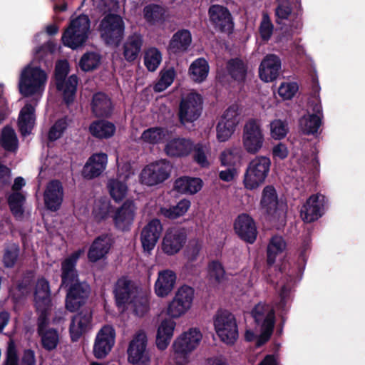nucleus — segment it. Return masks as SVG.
<instances>
[{"mask_svg": "<svg viewBox=\"0 0 365 365\" xmlns=\"http://www.w3.org/2000/svg\"><path fill=\"white\" fill-rule=\"evenodd\" d=\"M202 180L198 178L182 177L177 179L174 189L181 194L193 195L202 187Z\"/></svg>", "mask_w": 365, "mask_h": 365, "instance_id": "c9c22d12", "label": "nucleus"}, {"mask_svg": "<svg viewBox=\"0 0 365 365\" xmlns=\"http://www.w3.org/2000/svg\"><path fill=\"white\" fill-rule=\"evenodd\" d=\"M159 162V160H156L143 169L140 175V180L142 184L153 186L160 182Z\"/></svg>", "mask_w": 365, "mask_h": 365, "instance_id": "4c0bfd02", "label": "nucleus"}, {"mask_svg": "<svg viewBox=\"0 0 365 365\" xmlns=\"http://www.w3.org/2000/svg\"><path fill=\"white\" fill-rule=\"evenodd\" d=\"M114 244L111 234L103 233L96 237L88 251V259L91 262H96L106 257Z\"/></svg>", "mask_w": 365, "mask_h": 365, "instance_id": "4468645a", "label": "nucleus"}, {"mask_svg": "<svg viewBox=\"0 0 365 365\" xmlns=\"http://www.w3.org/2000/svg\"><path fill=\"white\" fill-rule=\"evenodd\" d=\"M47 80L46 73L40 67L26 66L21 72L19 82V93L24 97H29L41 92Z\"/></svg>", "mask_w": 365, "mask_h": 365, "instance_id": "20e7f679", "label": "nucleus"}, {"mask_svg": "<svg viewBox=\"0 0 365 365\" xmlns=\"http://www.w3.org/2000/svg\"><path fill=\"white\" fill-rule=\"evenodd\" d=\"M220 159L224 165H235L240 160L239 150L237 148L225 150L221 154Z\"/></svg>", "mask_w": 365, "mask_h": 365, "instance_id": "0e129e2a", "label": "nucleus"}, {"mask_svg": "<svg viewBox=\"0 0 365 365\" xmlns=\"http://www.w3.org/2000/svg\"><path fill=\"white\" fill-rule=\"evenodd\" d=\"M202 99L200 94L191 91L185 95L179 108V118L182 124L192 123L200 115L202 109Z\"/></svg>", "mask_w": 365, "mask_h": 365, "instance_id": "9b49d317", "label": "nucleus"}, {"mask_svg": "<svg viewBox=\"0 0 365 365\" xmlns=\"http://www.w3.org/2000/svg\"><path fill=\"white\" fill-rule=\"evenodd\" d=\"M92 113L97 118H109L113 111L111 98L103 92H97L93 95L91 103Z\"/></svg>", "mask_w": 365, "mask_h": 365, "instance_id": "5701e85b", "label": "nucleus"}, {"mask_svg": "<svg viewBox=\"0 0 365 365\" xmlns=\"http://www.w3.org/2000/svg\"><path fill=\"white\" fill-rule=\"evenodd\" d=\"M135 206L133 200H127L115 212L113 222L116 229L128 231L133 224L135 217Z\"/></svg>", "mask_w": 365, "mask_h": 365, "instance_id": "412c9836", "label": "nucleus"}, {"mask_svg": "<svg viewBox=\"0 0 365 365\" xmlns=\"http://www.w3.org/2000/svg\"><path fill=\"white\" fill-rule=\"evenodd\" d=\"M63 199V187L58 180H52L46 185L43 200L47 210L56 212L59 210Z\"/></svg>", "mask_w": 365, "mask_h": 365, "instance_id": "6ab92c4d", "label": "nucleus"}, {"mask_svg": "<svg viewBox=\"0 0 365 365\" xmlns=\"http://www.w3.org/2000/svg\"><path fill=\"white\" fill-rule=\"evenodd\" d=\"M299 89L295 82L282 83L278 88L279 96L284 100H289L294 97Z\"/></svg>", "mask_w": 365, "mask_h": 365, "instance_id": "13d9d810", "label": "nucleus"}, {"mask_svg": "<svg viewBox=\"0 0 365 365\" xmlns=\"http://www.w3.org/2000/svg\"><path fill=\"white\" fill-rule=\"evenodd\" d=\"M281 68V61L274 54L267 55L259 66V77L265 82H270L277 78Z\"/></svg>", "mask_w": 365, "mask_h": 365, "instance_id": "bb28decb", "label": "nucleus"}, {"mask_svg": "<svg viewBox=\"0 0 365 365\" xmlns=\"http://www.w3.org/2000/svg\"><path fill=\"white\" fill-rule=\"evenodd\" d=\"M234 228L237 235L244 241L252 244L256 240L257 236L256 225L248 215H239L235 220Z\"/></svg>", "mask_w": 365, "mask_h": 365, "instance_id": "aec40b11", "label": "nucleus"}, {"mask_svg": "<svg viewBox=\"0 0 365 365\" xmlns=\"http://www.w3.org/2000/svg\"><path fill=\"white\" fill-rule=\"evenodd\" d=\"M66 289V308L68 311L74 312L86 304L91 288L86 282H76Z\"/></svg>", "mask_w": 365, "mask_h": 365, "instance_id": "f8f14e48", "label": "nucleus"}, {"mask_svg": "<svg viewBox=\"0 0 365 365\" xmlns=\"http://www.w3.org/2000/svg\"><path fill=\"white\" fill-rule=\"evenodd\" d=\"M191 202L187 199H182L175 205L168 208H161V215L170 220H175L184 216L189 210Z\"/></svg>", "mask_w": 365, "mask_h": 365, "instance_id": "a19ab883", "label": "nucleus"}, {"mask_svg": "<svg viewBox=\"0 0 365 365\" xmlns=\"http://www.w3.org/2000/svg\"><path fill=\"white\" fill-rule=\"evenodd\" d=\"M41 339L42 348L47 351L55 350L59 344V332L56 328H51L37 334Z\"/></svg>", "mask_w": 365, "mask_h": 365, "instance_id": "ea45409f", "label": "nucleus"}, {"mask_svg": "<svg viewBox=\"0 0 365 365\" xmlns=\"http://www.w3.org/2000/svg\"><path fill=\"white\" fill-rule=\"evenodd\" d=\"M215 331L220 339L227 345H233L238 338V329L235 316L227 310H218L213 317Z\"/></svg>", "mask_w": 365, "mask_h": 365, "instance_id": "39448f33", "label": "nucleus"}, {"mask_svg": "<svg viewBox=\"0 0 365 365\" xmlns=\"http://www.w3.org/2000/svg\"><path fill=\"white\" fill-rule=\"evenodd\" d=\"M270 132L273 138L282 139L288 132L287 124L281 120H274L270 123Z\"/></svg>", "mask_w": 365, "mask_h": 365, "instance_id": "bf43d9fd", "label": "nucleus"}, {"mask_svg": "<svg viewBox=\"0 0 365 365\" xmlns=\"http://www.w3.org/2000/svg\"><path fill=\"white\" fill-rule=\"evenodd\" d=\"M210 21L216 29L230 31L233 27L232 17L230 11L224 6L212 5L208 10Z\"/></svg>", "mask_w": 365, "mask_h": 365, "instance_id": "f3484780", "label": "nucleus"}, {"mask_svg": "<svg viewBox=\"0 0 365 365\" xmlns=\"http://www.w3.org/2000/svg\"><path fill=\"white\" fill-rule=\"evenodd\" d=\"M69 72V64L66 60L58 61L54 70V79L56 89L63 91V99L67 106L71 105L75 99L77 91L78 78L76 75H71L67 79Z\"/></svg>", "mask_w": 365, "mask_h": 365, "instance_id": "f03ea898", "label": "nucleus"}, {"mask_svg": "<svg viewBox=\"0 0 365 365\" xmlns=\"http://www.w3.org/2000/svg\"><path fill=\"white\" fill-rule=\"evenodd\" d=\"M173 359L176 365H187L191 361V351L173 344Z\"/></svg>", "mask_w": 365, "mask_h": 365, "instance_id": "5fc2aeb1", "label": "nucleus"}, {"mask_svg": "<svg viewBox=\"0 0 365 365\" xmlns=\"http://www.w3.org/2000/svg\"><path fill=\"white\" fill-rule=\"evenodd\" d=\"M192 42L191 34L188 30L182 29L176 32L170 40L168 51L172 53L186 51Z\"/></svg>", "mask_w": 365, "mask_h": 365, "instance_id": "473e14b6", "label": "nucleus"}, {"mask_svg": "<svg viewBox=\"0 0 365 365\" xmlns=\"http://www.w3.org/2000/svg\"><path fill=\"white\" fill-rule=\"evenodd\" d=\"M292 14V8L289 0H278V5L275 9L277 22L281 23L287 19Z\"/></svg>", "mask_w": 365, "mask_h": 365, "instance_id": "052dcab7", "label": "nucleus"}, {"mask_svg": "<svg viewBox=\"0 0 365 365\" xmlns=\"http://www.w3.org/2000/svg\"><path fill=\"white\" fill-rule=\"evenodd\" d=\"M90 20L86 15H80L73 19L62 34L61 41L65 46L76 49L83 46L88 37Z\"/></svg>", "mask_w": 365, "mask_h": 365, "instance_id": "7ed1b4c3", "label": "nucleus"}, {"mask_svg": "<svg viewBox=\"0 0 365 365\" xmlns=\"http://www.w3.org/2000/svg\"><path fill=\"white\" fill-rule=\"evenodd\" d=\"M160 219L155 218L149 222L142 230L140 240L144 250L150 252L153 250L160 237Z\"/></svg>", "mask_w": 365, "mask_h": 365, "instance_id": "c756f323", "label": "nucleus"}, {"mask_svg": "<svg viewBox=\"0 0 365 365\" xmlns=\"http://www.w3.org/2000/svg\"><path fill=\"white\" fill-rule=\"evenodd\" d=\"M264 138L259 120L250 119L243 128L242 144L245 150L250 154L258 153L262 148Z\"/></svg>", "mask_w": 365, "mask_h": 365, "instance_id": "9d476101", "label": "nucleus"}, {"mask_svg": "<svg viewBox=\"0 0 365 365\" xmlns=\"http://www.w3.org/2000/svg\"><path fill=\"white\" fill-rule=\"evenodd\" d=\"M136 288L135 282L128 277H120L116 281L113 289L116 306L120 308L131 302Z\"/></svg>", "mask_w": 365, "mask_h": 365, "instance_id": "dca6fc26", "label": "nucleus"}, {"mask_svg": "<svg viewBox=\"0 0 365 365\" xmlns=\"http://www.w3.org/2000/svg\"><path fill=\"white\" fill-rule=\"evenodd\" d=\"M24 200V196L19 192H13L9 196L8 204L11 212L14 216L23 214V203Z\"/></svg>", "mask_w": 365, "mask_h": 365, "instance_id": "864d4df0", "label": "nucleus"}, {"mask_svg": "<svg viewBox=\"0 0 365 365\" xmlns=\"http://www.w3.org/2000/svg\"><path fill=\"white\" fill-rule=\"evenodd\" d=\"M110 197L115 201H121L126 195L128 186L125 182L117 179H110L108 182Z\"/></svg>", "mask_w": 365, "mask_h": 365, "instance_id": "de8ad7c7", "label": "nucleus"}, {"mask_svg": "<svg viewBox=\"0 0 365 365\" xmlns=\"http://www.w3.org/2000/svg\"><path fill=\"white\" fill-rule=\"evenodd\" d=\"M261 205L267 212L274 210L277 205V196L272 186H266L262 194Z\"/></svg>", "mask_w": 365, "mask_h": 365, "instance_id": "49530a36", "label": "nucleus"}, {"mask_svg": "<svg viewBox=\"0 0 365 365\" xmlns=\"http://www.w3.org/2000/svg\"><path fill=\"white\" fill-rule=\"evenodd\" d=\"M101 63V56L94 52L83 54L80 60L79 66L83 71H91L96 69Z\"/></svg>", "mask_w": 365, "mask_h": 365, "instance_id": "603ef678", "label": "nucleus"}, {"mask_svg": "<svg viewBox=\"0 0 365 365\" xmlns=\"http://www.w3.org/2000/svg\"><path fill=\"white\" fill-rule=\"evenodd\" d=\"M0 143L3 148L9 152H14L18 148V139L13 128L6 126L0 138Z\"/></svg>", "mask_w": 365, "mask_h": 365, "instance_id": "c03bdc74", "label": "nucleus"}, {"mask_svg": "<svg viewBox=\"0 0 365 365\" xmlns=\"http://www.w3.org/2000/svg\"><path fill=\"white\" fill-rule=\"evenodd\" d=\"M78 256H71L61 263V287H69L78 281V274L76 269Z\"/></svg>", "mask_w": 365, "mask_h": 365, "instance_id": "7c9ffc66", "label": "nucleus"}, {"mask_svg": "<svg viewBox=\"0 0 365 365\" xmlns=\"http://www.w3.org/2000/svg\"><path fill=\"white\" fill-rule=\"evenodd\" d=\"M241 107L237 103L230 106L222 113L217 125V138L225 142L232 135L241 120Z\"/></svg>", "mask_w": 365, "mask_h": 365, "instance_id": "1a4fd4ad", "label": "nucleus"}, {"mask_svg": "<svg viewBox=\"0 0 365 365\" xmlns=\"http://www.w3.org/2000/svg\"><path fill=\"white\" fill-rule=\"evenodd\" d=\"M20 254V247L18 244L8 245L4 250L2 263L6 268H13L16 264Z\"/></svg>", "mask_w": 365, "mask_h": 365, "instance_id": "a18cd8bd", "label": "nucleus"}, {"mask_svg": "<svg viewBox=\"0 0 365 365\" xmlns=\"http://www.w3.org/2000/svg\"><path fill=\"white\" fill-rule=\"evenodd\" d=\"M202 339V334L200 330L198 328L192 327L182 331L173 343L192 352L199 346Z\"/></svg>", "mask_w": 365, "mask_h": 365, "instance_id": "c85d7f7f", "label": "nucleus"}, {"mask_svg": "<svg viewBox=\"0 0 365 365\" xmlns=\"http://www.w3.org/2000/svg\"><path fill=\"white\" fill-rule=\"evenodd\" d=\"M325 197L321 194L312 195L300 210V217L307 223L318 220L322 215Z\"/></svg>", "mask_w": 365, "mask_h": 365, "instance_id": "2eb2a0df", "label": "nucleus"}, {"mask_svg": "<svg viewBox=\"0 0 365 365\" xmlns=\"http://www.w3.org/2000/svg\"><path fill=\"white\" fill-rule=\"evenodd\" d=\"M173 319L161 322V349L168 347L173 336L176 322Z\"/></svg>", "mask_w": 365, "mask_h": 365, "instance_id": "8fccbe9b", "label": "nucleus"}, {"mask_svg": "<svg viewBox=\"0 0 365 365\" xmlns=\"http://www.w3.org/2000/svg\"><path fill=\"white\" fill-rule=\"evenodd\" d=\"M194 149V160L201 167H207L209 165V161L207 158V153H208V148L205 145L197 144Z\"/></svg>", "mask_w": 365, "mask_h": 365, "instance_id": "680f3d73", "label": "nucleus"}, {"mask_svg": "<svg viewBox=\"0 0 365 365\" xmlns=\"http://www.w3.org/2000/svg\"><path fill=\"white\" fill-rule=\"evenodd\" d=\"M133 312L136 316L143 317L149 310V301L146 297H140L133 302Z\"/></svg>", "mask_w": 365, "mask_h": 365, "instance_id": "774afa93", "label": "nucleus"}, {"mask_svg": "<svg viewBox=\"0 0 365 365\" xmlns=\"http://www.w3.org/2000/svg\"><path fill=\"white\" fill-rule=\"evenodd\" d=\"M143 14L148 22L154 24L160 19V5L149 4L145 6L143 9Z\"/></svg>", "mask_w": 365, "mask_h": 365, "instance_id": "69168bd1", "label": "nucleus"}, {"mask_svg": "<svg viewBox=\"0 0 365 365\" xmlns=\"http://www.w3.org/2000/svg\"><path fill=\"white\" fill-rule=\"evenodd\" d=\"M100 31L102 38L107 45L118 46L125 31L123 19L118 14L106 15L101 21Z\"/></svg>", "mask_w": 365, "mask_h": 365, "instance_id": "6e6552de", "label": "nucleus"}, {"mask_svg": "<svg viewBox=\"0 0 365 365\" xmlns=\"http://www.w3.org/2000/svg\"><path fill=\"white\" fill-rule=\"evenodd\" d=\"M71 122L72 119L67 115L58 119L48 130V140L53 142L61 138Z\"/></svg>", "mask_w": 365, "mask_h": 365, "instance_id": "79ce46f5", "label": "nucleus"}, {"mask_svg": "<svg viewBox=\"0 0 365 365\" xmlns=\"http://www.w3.org/2000/svg\"><path fill=\"white\" fill-rule=\"evenodd\" d=\"M271 166L266 156H257L250 161L243 175L242 183L246 190H254L265 182Z\"/></svg>", "mask_w": 365, "mask_h": 365, "instance_id": "f257e3e1", "label": "nucleus"}, {"mask_svg": "<svg viewBox=\"0 0 365 365\" xmlns=\"http://www.w3.org/2000/svg\"><path fill=\"white\" fill-rule=\"evenodd\" d=\"M35 120V107L27 103L21 109L19 115L18 127L22 135L26 136L31 133Z\"/></svg>", "mask_w": 365, "mask_h": 365, "instance_id": "2f4dec72", "label": "nucleus"}, {"mask_svg": "<svg viewBox=\"0 0 365 365\" xmlns=\"http://www.w3.org/2000/svg\"><path fill=\"white\" fill-rule=\"evenodd\" d=\"M256 323L261 327V334L257 339L256 345L260 346L267 342L273 331L275 322L274 310L272 306L258 304L252 311Z\"/></svg>", "mask_w": 365, "mask_h": 365, "instance_id": "423d86ee", "label": "nucleus"}, {"mask_svg": "<svg viewBox=\"0 0 365 365\" xmlns=\"http://www.w3.org/2000/svg\"><path fill=\"white\" fill-rule=\"evenodd\" d=\"M227 69L229 74L235 81L242 82L245 79L247 67L242 60L235 58L229 61Z\"/></svg>", "mask_w": 365, "mask_h": 365, "instance_id": "37998d69", "label": "nucleus"}, {"mask_svg": "<svg viewBox=\"0 0 365 365\" xmlns=\"http://www.w3.org/2000/svg\"><path fill=\"white\" fill-rule=\"evenodd\" d=\"M176 274L170 269L161 272V297L167 296L173 289L176 283Z\"/></svg>", "mask_w": 365, "mask_h": 365, "instance_id": "3c124183", "label": "nucleus"}, {"mask_svg": "<svg viewBox=\"0 0 365 365\" xmlns=\"http://www.w3.org/2000/svg\"><path fill=\"white\" fill-rule=\"evenodd\" d=\"M51 309V307H44L42 309H36V311L38 312V316L37 318V334L44 331L47 329H51L49 327L50 319H49V313Z\"/></svg>", "mask_w": 365, "mask_h": 365, "instance_id": "6e6d98bb", "label": "nucleus"}, {"mask_svg": "<svg viewBox=\"0 0 365 365\" xmlns=\"http://www.w3.org/2000/svg\"><path fill=\"white\" fill-rule=\"evenodd\" d=\"M115 330L111 325H104L98 332L93 345V354L96 359L105 358L115 344Z\"/></svg>", "mask_w": 365, "mask_h": 365, "instance_id": "ddd939ff", "label": "nucleus"}, {"mask_svg": "<svg viewBox=\"0 0 365 365\" xmlns=\"http://www.w3.org/2000/svg\"><path fill=\"white\" fill-rule=\"evenodd\" d=\"M195 291L187 285L180 287L173 299L165 309V313L170 318L178 319L185 315L192 307Z\"/></svg>", "mask_w": 365, "mask_h": 365, "instance_id": "0eeeda50", "label": "nucleus"}, {"mask_svg": "<svg viewBox=\"0 0 365 365\" xmlns=\"http://www.w3.org/2000/svg\"><path fill=\"white\" fill-rule=\"evenodd\" d=\"M287 248V243L282 237L279 235L273 236L267 248V262L269 265L275 263L277 257L282 255Z\"/></svg>", "mask_w": 365, "mask_h": 365, "instance_id": "e433bc0d", "label": "nucleus"}, {"mask_svg": "<svg viewBox=\"0 0 365 365\" xmlns=\"http://www.w3.org/2000/svg\"><path fill=\"white\" fill-rule=\"evenodd\" d=\"M91 320V312L88 310H83L72 317L69 331L73 341L78 340L86 331Z\"/></svg>", "mask_w": 365, "mask_h": 365, "instance_id": "cd10ccee", "label": "nucleus"}, {"mask_svg": "<svg viewBox=\"0 0 365 365\" xmlns=\"http://www.w3.org/2000/svg\"><path fill=\"white\" fill-rule=\"evenodd\" d=\"M112 208V206L109 203L105 202L101 203L93 210L95 220L98 223H100L108 219L110 216Z\"/></svg>", "mask_w": 365, "mask_h": 365, "instance_id": "e2e57ef3", "label": "nucleus"}, {"mask_svg": "<svg viewBox=\"0 0 365 365\" xmlns=\"http://www.w3.org/2000/svg\"><path fill=\"white\" fill-rule=\"evenodd\" d=\"M147 341V336L143 331L138 332L134 336L127 350L128 359L130 363L137 364L143 361Z\"/></svg>", "mask_w": 365, "mask_h": 365, "instance_id": "393cba45", "label": "nucleus"}, {"mask_svg": "<svg viewBox=\"0 0 365 365\" xmlns=\"http://www.w3.org/2000/svg\"><path fill=\"white\" fill-rule=\"evenodd\" d=\"M209 73V65L203 58H199L194 61L189 68V75L191 79L200 83L205 81Z\"/></svg>", "mask_w": 365, "mask_h": 365, "instance_id": "58836bf2", "label": "nucleus"}, {"mask_svg": "<svg viewBox=\"0 0 365 365\" xmlns=\"http://www.w3.org/2000/svg\"><path fill=\"white\" fill-rule=\"evenodd\" d=\"M193 150V143L185 138H173L165 141L164 151L170 157L187 156Z\"/></svg>", "mask_w": 365, "mask_h": 365, "instance_id": "b1692460", "label": "nucleus"}, {"mask_svg": "<svg viewBox=\"0 0 365 365\" xmlns=\"http://www.w3.org/2000/svg\"><path fill=\"white\" fill-rule=\"evenodd\" d=\"M322 120L319 115H307L300 120V128L305 134H314L317 132L321 125Z\"/></svg>", "mask_w": 365, "mask_h": 365, "instance_id": "09e8293b", "label": "nucleus"}, {"mask_svg": "<svg viewBox=\"0 0 365 365\" xmlns=\"http://www.w3.org/2000/svg\"><path fill=\"white\" fill-rule=\"evenodd\" d=\"M34 303L36 309L51 307V292L49 282L44 277L38 278L34 292Z\"/></svg>", "mask_w": 365, "mask_h": 365, "instance_id": "4be33fe9", "label": "nucleus"}, {"mask_svg": "<svg viewBox=\"0 0 365 365\" xmlns=\"http://www.w3.org/2000/svg\"><path fill=\"white\" fill-rule=\"evenodd\" d=\"M143 37L134 33L130 35L123 44V56L128 62L134 61L138 56L143 46Z\"/></svg>", "mask_w": 365, "mask_h": 365, "instance_id": "f704fd0d", "label": "nucleus"}, {"mask_svg": "<svg viewBox=\"0 0 365 365\" xmlns=\"http://www.w3.org/2000/svg\"><path fill=\"white\" fill-rule=\"evenodd\" d=\"M90 133L96 138L108 139L113 137L115 133V124L106 120H97L89 125Z\"/></svg>", "mask_w": 365, "mask_h": 365, "instance_id": "72a5a7b5", "label": "nucleus"}, {"mask_svg": "<svg viewBox=\"0 0 365 365\" xmlns=\"http://www.w3.org/2000/svg\"><path fill=\"white\" fill-rule=\"evenodd\" d=\"M186 240L187 233L185 228L171 227L165 232L163 249L169 255L175 254L182 248Z\"/></svg>", "mask_w": 365, "mask_h": 365, "instance_id": "a211bd4d", "label": "nucleus"}, {"mask_svg": "<svg viewBox=\"0 0 365 365\" xmlns=\"http://www.w3.org/2000/svg\"><path fill=\"white\" fill-rule=\"evenodd\" d=\"M108 155L104 153L93 154L83 168V175L86 179L99 176L106 168Z\"/></svg>", "mask_w": 365, "mask_h": 365, "instance_id": "a878e982", "label": "nucleus"}, {"mask_svg": "<svg viewBox=\"0 0 365 365\" xmlns=\"http://www.w3.org/2000/svg\"><path fill=\"white\" fill-rule=\"evenodd\" d=\"M141 139L149 144H158L160 142V127L150 128L144 130Z\"/></svg>", "mask_w": 365, "mask_h": 365, "instance_id": "338daca9", "label": "nucleus"}, {"mask_svg": "<svg viewBox=\"0 0 365 365\" xmlns=\"http://www.w3.org/2000/svg\"><path fill=\"white\" fill-rule=\"evenodd\" d=\"M208 275L210 279L220 283L225 279V271L218 261H212L208 264Z\"/></svg>", "mask_w": 365, "mask_h": 365, "instance_id": "4d7b16f0", "label": "nucleus"}]
</instances>
